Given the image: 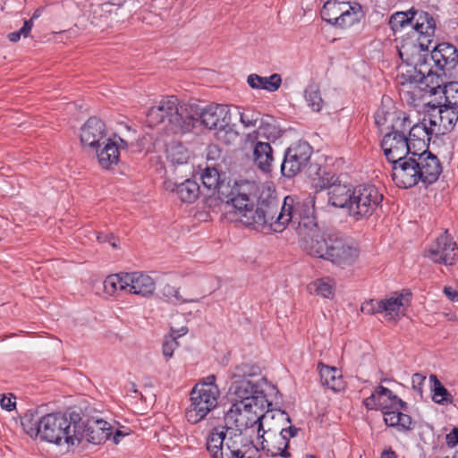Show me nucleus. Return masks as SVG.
<instances>
[{
    "label": "nucleus",
    "mask_w": 458,
    "mask_h": 458,
    "mask_svg": "<svg viewBox=\"0 0 458 458\" xmlns=\"http://www.w3.org/2000/svg\"><path fill=\"white\" fill-rule=\"evenodd\" d=\"M254 191L253 182L242 181L238 190L231 193L237 197L233 199L231 213L247 226L258 231L271 229L274 232H282L287 225L292 224L300 235V228L307 231L309 225H314L312 199H310V205L307 206L302 214L299 206L294 205L293 199L287 196L279 211V200L275 191L267 188L261 191L254 210Z\"/></svg>",
    "instance_id": "obj_1"
},
{
    "label": "nucleus",
    "mask_w": 458,
    "mask_h": 458,
    "mask_svg": "<svg viewBox=\"0 0 458 458\" xmlns=\"http://www.w3.org/2000/svg\"><path fill=\"white\" fill-rule=\"evenodd\" d=\"M24 432L34 439H40L60 446L79 445L85 434V422L76 411L39 415L29 411L21 418Z\"/></svg>",
    "instance_id": "obj_2"
},
{
    "label": "nucleus",
    "mask_w": 458,
    "mask_h": 458,
    "mask_svg": "<svg viewBox=\"0 0 458 458\" xmlns=\"http://www.w3.org/2000/svg\"><path fill=\"white\" fill-rule=\"evenodd\" d=\"M309 225L307 231L300 228L301 245L310 255L331 262L340 269H350L358 261L360 249L348 239L335 233H321Z\"/></svg>",
    "instance_id": "obj_3"
},
{
    "label": "nucleus",
    "mask_w": 458,
    "mask_h": 458,
    "mask_svg": "<svg viewBox=\"0 0 458 458\" xmlns=\"http://www.w3.org/2000/svg\"><path fill=\"white\" fill-rule=\"evenodd\" d=\"M268 403H264L261 397H256V403H250L248 401H236L225 414L227 423L235 426L237 432L242 433L249 428L258 425V436L263 438L262 449H267L272 455H276L277 452L271 451L266 444L267 441L264 438V434H272L273 430L268 425V420L275 418V414L264 412Z\"/></svg>",
    "instance_id": "obj_4"
},
{
    "label": "nucleus",
    "mask_w": 458,
    "mask_h": 458,
    "mask_svg": "<svg viewBox=\"0 0 458 458\" xmlns=\"http://www.w3.org/2000/svg\"><path fill=\"white\" fill-rule=\"evenodd\" d=\"M147 119L149 126H157L166 120V128L173 133H185L193 128L195 118L191 106L180 105L176 97L170 96L152 106Z\"/></svg>",
    "instance_id": "obj_5"
},
{
    "label": "nucleus",
    "mask_w": 458,
    "mask_h": 458,
    "mask_svg": "<svg viewBox=\"0 0 458 458\" xmlns=\"http://www.w3.org/2000/svg\"><path fill=\"white\" fill-rule=\"evenodd\" d=\"M232 383L229 394L236 401L256 403V397H261L268 403L266 390L269 386L267 381L261 377L259 368L249 363H242L234 367L231 376Z\"/></svg>",
    "instance_id": "obj_6"
},
{
    "label": "nucleus",
    "mask_w": 458,
    "mask_h": 458,
    "mask_svg": "<svg viewBox=\"0 0 458 458\" xmlns=\"http://www.w3.org/2000/svg\"><path fill=\"white\" fill-rule=\"evenodd\" d=\"M447 80H450L443 71L432 70L431 64L428 60H424L420 67L406 65L402 68V72L396 76L397 83L409 89L419 88L421 91L430 96L442 94Z\"/></svg>",
    "instance_id": "obj_7"
},
{
    "label": "nucleus",
    "mask_w": 458,
    "mask_h": 458,
    "mask_svg": "<svg viewBox=\"0 0 458 458\" xmlns=\"http://www.w3.org/2000/svg\"><path fill=\"white\" fill-rule=\"evenodd\" d=\"M249 449L248 439L228 426L215 427L207 437V450L212 458L238 457L239 454Z\"/></svg>",
    "instance_id": "obj_8"
},
{
    "label": "nucleus",
    "mask_w": 458,
    "mask_h": 458,
    "mask_svg": "<svg viewBox=\"0 0 458 458\" xmlns=\"http://www.w3.org/2000/svg\"><path fill=\"white\" fill-rule=\"evenodd\" d=\"M215 381L216 377L210 375L191 390V404L185 412L189 422L192 424L199 422L217 406L220 392Z\"/></svg>",
    "instance_id": "obj_9"
},
{
    "label": "nucleus",
    "mask_w": 458,
    "mask_h": 458,
    "mask_svg": "<svg viewBox=\"0 0 458 458\" xmlns=\"http://www.w3.org/2000/svg\"><path fill=\"white\" fill-rule=\"evenodd\" d=\"M409 128L410 123L405 124V119H398L392 124V131L386 132L381 140L384 154L392 164L416 152L411 150V141L405 134Z\"/></svg>",
    "instance_id": "obj_10"
},
{
    "label": "nucleus",
    "mask_w": 458,
    "mask_h": 458,
    "mask_svg": "<svg viewBox=\"0 0 458 458\" xmlns=\"http://www.w3.org/2000/svg\"><path fill=\"white\" fill-rule=\"evenodd\" d=\"M382 200L383 195L376 186L359 185L353 188L348 214L355 220L368 218L379 207Z\"/></svg>",
    "instance_id": "obj_11"
},
{
    "label": "nucleus",
    "mask_w": 458,
    "mask_h": 458,
    "mask_svg": "<svg viewBox=\"0 0 458 458\" xmlns=\"http://www.w3.org/2000/svg\"><path fill=\"white\" fill-rule=\"evenodd\" d=\"M320 14L325 21L344 28L359 21L362 16V11L357 3L352 4L346 0H327Z\"/></svg>",
    "instance_id": "obj_12"
},
{
    "label": "nucleus",
    "mask_w": 458,
    "mask_h": 458,
    "mask_svg": "<svg viewBox=\"0 0 458 458\" xmlns=\"http://www.w3.org/2000/svg\"><path fill=\"white\" fill-rule=\"evenodd\" d=\"M203 186L210 191L211 196H216L221 201L225 202V209L227 213L232 212L233 199L237 198L234 194L240 187L241 182H225L220 179L218 171L214 167H207L201 174Z\"/></svg>",
    "instance_id": "obj_13"
},
{
    "label": "nucleus",
    "mask_w": 458,
    "mask_h": 458,
    "mask_svg": "<svg viewBox=\"0 0 458 458\" xmlns=\"http://www.w3.org/2000/svg\"><path fill=\"white\" fill-rule=\"evenodd\" d=\"M312 155V148L306 141H298L291 145L284 153L281 172L286 177L301 173L308 165Z\"/></svg>",
    "instance_id": "obj_14"
},
{
    "label": "nucleus",
    "mask_w": 458,
    "mask_h": 458,
    "mask_svg": "<svg viewBox=\"0 0 458 458\" xmlns=\"http://www.w3.org/2000/svg\"><path fill=\"white\" fill-rule=\"evenodd\" d=\"M425 256L437 264L454 266L458 259V247L447 231L428 246Z\"/></svg>",
    "instance_id": "obj_15"
},
{
    "label": "nucleus",
    "mask_w": 458,
    "mask_h": 458,
    "mask_svg": "<svg viewBox=\"0 0 458 458\" xmlns=\"http://www.w3.org/2000/svg\"><path fill=\"white\" fill-rule=\"evenodd\" d=\"M431 125V133L434 135H444L451 131L458 121V107L443 104L432 107L424 116Z\"/></svg>",
    "instance_id": "obj_16"
},
{
    "label": "nucleus",
    "mask_w": 458,
    "mask_h": 458,
    "mask_svg": "<svg viewBox=\"0 0 458 458\" xmlns=\"http://www.w3.org/2000/svg\"><path fill=\"white\" fill-rule=\"evenodd\" d=\"M194 123L200 119L201 123L209 130L225 131L231 122L230 108L226 105L211 104L199 113L192 106Z\"/></svg>",
    "instance_id": "obj_17"
},
{
    "label": "nucleus",
    "mask_w": 458,
    "mask_h": 458,
    "mask_svg": "<svg viewBox=\"0 0 458 458\" xmlns=\"http://www.w3.org/2000/svg\"><path fill=\"white\" fill-rule=\"evenodd\" d=\"M416 152L393 163L392 178L394 183L403 189L412 187L420 182Z\"/></svg>",
    "instance_id": "obj_18"
},
{
    "label": "nucleus",
    "mask_w": 458,
    "mask_h": 458,
    "mask_svg": "<svg viewBox=\"0 0 458 458\" xmlns=\"http://www.w3.org/2000/svg\"><path fill=\"white\" fill-rule=\"evenodd\" d=\"M410 302L411 293L395 292L382 300L376 301L373 304V311L384 314L386 320L392 321L404 315Z\"/></svg>",
    "instance_id": "obj_19"
},
{
    "label": "nucleus",
    "mask_w": 458,
    "mask_h": 458,
    "mask_svg": "<svg viewBox=\"0 0 458 458\" xmlns=\"http://www.w3.org/2000/svg\"><path fill=\"white\" fill-rule=\"evenodd\" d=\"M411 27L414 30L413 37H416V41L420 43V48H430L436 32L434 17L427 12L416 10Z\"/></svg>",
    "instance_id": "obj_20"
},
{
    "label": "nucleus",
    "mask_w": 458,
    "mask_h": 458,
    "mask_svg": "<svg viewBox=\"0 0 458 458\" xmlns=\"http://www.w3.org/2000/svg\"><path fill=\"white\" fill-rule=\"evenodd\" d=\"M430 60L436 69L443 71L449 79L455 78L454 68L458 64V53L456 48L449 43H440L433 47Z\"/></svg>",
    "instance_id": "obj_21"
},
{
    "label": "nucleus",
    "mask_w": 458,
    "mask_h": 458,
    "mask_svg": "<svg viewBox=\"0 0 458 458\" xmlns=\"http://www.w3.org/2000/svg\"><path fill=\"white\" fill-rule=\"evenodd\" d=\"M129 145V142L122 138H107L105 143H101L100 148H96L92 150L96 152L100 166L104 169H109L118 164L120 157L119 150L127 148Z\"/></svg>",
    "instance_id": "obj_22"
},
{
    "label": "nucleus",
    "mask_w": 458,
    "mask_h": 458,
    "mask_svg": "<svg viewBox=\"0 0 458 458\" xmlns=\"http://www.w3.org/2000/svg\"><path fill=\"white\" fill-rule=\"evenodd\" d=\"M415 159L418 163L420 182L426 185L435 182L442 172L438 158L431 152L424 149L421 153L416 152Z\"/></svg>",
    "instance_id": "obj_23"
},
{
    "label": "nucleus",
    "mask_w": 458,
    "mask_h": 458,
    "mask_svg": "<svg viewBox=\"0 0 458 458\" xmlns=\"http://www.w3.org/2000/svg\"><path fill=\"white\" fill-rule=\"evenodd\" d=\"M80 138L84 147L90 149L100 148L101 143H105L107 139L104 123L96 117H90L81 128Z\"/></svg>",
    "instance_id": "obj_24"
},
{
    "label": "nucleus",
    "mask_w": 458,
    "mask_h": 458,
    "mask_svg": "<svg viewBox=\"0 0 458 458\" xmlns=\"http://www.w3.org/2000/svg\"><path fill=\"white\" fill-rule=\"evenodd\" d=\"M369 410L380 409L386 411L400 406L401 409H406V403L398 398L386 387L379 386L370 396L363 402Z\"/></svg>",
    "instance_id": "obj_25"
},
{
    "label": "nucleus",
    "mask_w": 458,
    "mask_h": 458,
    "mask_svg": "<svg viewBox=\"0 0 458 458\" xmlns=\"http://www.w3.org/2000/svg\"><path fill=\"white\" fill-rule=\"evenodd\" d=\"M126 293L143 297L152 295L156 289L154 279L142 272L125 273Z\"/></svg>",
    "instance_id": "obj_26"
},
{
    "label": "nucleus",
    "mask_w": 458,
    "mask_h": 458,
    "mask_svg": "<svg viewBox=\"0 0 458 458\" xmlns=\"http://www.w3.org/2000/svg\"><path fill=\"white\" fill-rule=\"evenodd\" d=\"M428 49H421L420 43L418 41L414 42L412 40H404L400 47H398V53L400 58L405 63L404 65H402L399 69L402 72V68L406 65L417 66L420 67V64L427 60L425 55L421 54V52H428Z\"/></svg>",
    "instance_id": "obj_27"
},
{
    "label": "nucleus",
    "mask_w": 458,
    "mask_h": 458,
    "mask_svg": "<svg viewBox=\"0 0 458 458\" xmlns=\"http://www.w3.org/2000/svg\"><path fill=\"white\" fill-rule=\"evenodd\" d=\"M164 186L166 191L175 192L178 198L185 203L194 202L199 194V184L191 179L180 183L168 180L165 182Z\"/></svg>",
    "instance_id": "obj_28"
},
{
    "label": "nucleus",
    "mask_w": 458,
    "mask_h": 458,
    "mask_svg": "<svg viewBox=\"0 0 458 458\" xmlns=\"http://www.w3.org/2000/svg\"><path fill=\"white\" fill-rule=\"evenodd\" d=\"M112 435V427L103 420H91L88 425L85 424V434L83 438L89 443L99 445Z\"/></svg>",
    "instance_id": "obj_29"
},
{
    "label": "nucleus",
    "mask_w": 458,
    "mask_h": 458,
    "mask_svg": "<svg viewBox=\"0 0 458 458\" xmlns=\"http://www.w3.org/2000/svg\"><path fill=\"white\" fill-rule=\"evenodd\" d=\"M352 191L353 188L349 184L341 183L340 182L335 183L327 191L328 202L334 207L345 208L348 211Z\"/></svg>",
    "instance_id": "obj_30"
},
{
    "label": "nucleus",
    "mask_w": 458,
    "mask_h": 458,
    "mask_svg": "<svg viewBox=\"0 0 458 458\" xmlns=\"http://www.w3.org/2000/svg\"><path fill=\"white\" fill-rule=\"evenodd\" d=\"M411 122L410 121L409 137L407 139L411 141V150L418 147L420 149L426 148V141H428L429 136L434 135L431 133V125L428 124V121L423 119L420 123H416L411 126Z\"/></svg>",
    "instance_id": "obj_31"
},
{
    "label": "nucleus",
    "mask_w": 458,
    "mask_h": 458,
    "mask_svg": "<svg viewBox=\"0 0 458 458\" xmlns=\"http://www.w3.org/2000/svg\"><path fill=\"white\" fill-rule=\"evenodd\" d=\"M319 366L320 379L324 386L335 392L341 391L344 388V382L341 371L338 369L324 364H320Z\"/></svg>",
    "instance_id": "obj_32"
},
{
    "label": "nucleus",
    "mask_w": 458,
    "mask_h": 458,
    "mask_svg": "<svg viewBox=\"0 0 458 458\" xmlns=\"http://www.w3.org/2000/svg\"><path fill=\"white\" fill-rule=\"evenodd\" d=\"M400 406L383 411L384 420L389 427H394L398 430H409L411 428V418L401 411Z\"/></svg>",
    "instance_id": "obj_33"
},
{
    "label": "nucleus",
    "mask_w": 458,
    "mask_h": 458,
    "mask_svg": "<svg viewBox=\"0 0 458 458\" xmlns=\"http://www.w3.org/2000/svg\"><path fill=\"white\" fill-rule=\"evenodd\" d=\"M247 82L252 89H265L269 92L276 91L282 83L281 76L274 73L269 77H261L258 74L248 76Z\"/></svg>",
    "instance_id": "obj_34"
},
{
    "label": "nucleus",
    "mask_w": 458,
    "mask_h": 458,
    "mask_svg": "<svg viewBox=\"0 0 458 458\" xmlns=\"http://www.w3.org/2000/svg\"><path fill=\"white\" fill-rule=\"evenodd\" d=\"M253 160L263 171H269L273 161L272 148L269 143L258 141L253 149Z\"/></svg>",
    "instance_id": "obj_35"
},
{
    "label": "nucleus",
    "mask_w": 458,
    "mask_h": 458,
    "mask_svg": "<svg viewBox=\"0 0 458 458\" xmlns=\"http://www.w3.org/2000/svg\"><path fill=\"white\" fill-rule=\"evenodd\" d=\"M336 283L335 279L326 276L318 278L308 285V290L326 299H333L335 293Z\"/></svg>",
    "instance_id": "obj_36"
},
{
    "label": "nucleus",
    "mask_w": 458,
    "mask_h": 458,
    "mask_svg": "<svg viewBox=\"0 0 458 458\" xmlns=\"http://www.w3.org/2000/svg\"><path fill=\"white\" fill-rule=\"evenodd\" d=\"M398 119H405V124L410 123V119L404 114H397L396 112H390L385 107L377 109L375 114V123L378 127H386L392 131V124L395 123Z\"/></svg>",
    "instance_id": "obj_37"
},
{
    "label": "nucleus",
    "mask_w": 458,
    "mask_h": 458,
    "mask_svg": "<svg viewBox=\"0 0 458 458\" xmlns=\"http://www.w3.org/2000/svg\"><path fill=\"white\" fill-rule=\"evenodd\" d=\"M104 291L109 296L118 294L119 292H126V278L125 273L114 274L108 276L104 283Z\"/></svg>",
    "instance_id": "obj_38"
},
{
    "label": "nucleus",
    "mask_w": 458,
    "mask_h": 458,
    "mask_svg": "<svg viewBox=\"0 0 458 458\" xmlns=\"http://www.w3.org/2000/svg\"><path fill=\"white\" fill-rule=\"evenodd\" d=\"M416 10L411 9L407 12H396L391 15L389 19V25L393 31L396 32L403 28L411 25Z\"/></svg>",
    "instance_id": "obj_39"
},
{
    "label": "nucleus",
    "mask_w": 458,
    "mask_h": 458,
    "mask_svg": "<svg viewBox=\"0 0 458 458\" xmlns=\"http://www.w3.org/2000/svg\"><path fill=\"white\" fill-rule=\"evenodd\" d=\"M167 158L172 164L183 165L189 160L188 150L179 143L170 145L166 149Z\"/></svg>",
    "instance_id": "obj_40"
},
{
    "label": "nucleus",
    "mask_w": 458,
    "mask_h": 458,
    "mask_svg": "<svg viewBox=\"0 0 458 458\" xmlns=\"http://www.w3.org/2000/svg\"><path fill=\"white\" fill-rule=\"evenodd\" d=\"M305 99L313 111L319 112L323 106L319 89L317 85L311 84L305 89Z\"/></svg>",
    "instance_id": "obj_41"
},
{
    "label": "nucleus",
    "mask_w": 458,
    "mask_h": 458,
    "mask_svg": "<svg viewBox=\"0 0 458 458\" xmlns=\"http://www.w3.org/2000/svg\"><path fill=\"white\" fill-rule=\"evenodd\" d=\"M281 130L273 123L262 122L257 131L258 138L274 141L281 137Z\"/></svg>",
    "instance_id": "obj_42"
},
{
    "label": "nucleus",
    "mask_w": 458,
    "mask_h": 458,
    "mask_svg": "<svg viewBox=\"0 0 458 458\" xmlns=\"http://www.w3.org/2000/svg\"><path fill=\"white\" fill-rule=\"evenodd\" d=\"M172 338L166 339L162 347V352L164 356L166 358H171L173 356L174 351L177 347L178 344L176 342V338L182 335H184L188 330L186 327H182L179 330L175 331L173 327L171 328Z\"/></svg>",
    "instance_id": "obj_43"
},
{
    "label": "nucleus",
    "mask_w": 458,
    "mask_h": 458,
    "mask_svg": "<svg viewBox=\"0 0 458 458\" xmlns=\"http://www.w3.org/2000/svg\"><path fill=\"white\" fill-rule=\"evenodd\" d=\"M445 104L458 107V82L447 80L442 89Z\"/></svg>",
    "instance_id": "obj_44"
},
{
    "label": "nucleus",
    "mask_w": 458,
    "mask_h": 458,
    "mask_svg": "<svg viewBox=\"0 0 458 458\" xmlns=\"http://www.w3.org/2000/svg\"><path fill=\"white\" fill-rule=\"evenodd\" d=\"M238 114L240 122L247 129L256 127L260 120V113L250 108L242 109V111L239 109Z\"/></svg>",
    "instance_id": "obj_45"
},
{
    "label": "nucleus",
    "mask_w": 458,
    "mask_h": 458,
    "mask_svg": "<svg viewBox=\"0 0 458 458\" xmlns=\"http://www.w3.org/2000/svg\"><path fill=\"white\" fill-rule=\"evenodd\" d=\"M430 380L434 382L433 400L437 403L447 402L450 394L447 392L445 386L437 380L436 376H430Z\"/></svg>",
    "instance_id": "obj_46"
},
{
    "label": "nucleus",
    "mask_w": 458,
    "mask_h": 458,
    "mask_svg": "<svg viewBox=\"0 0 458 458\" xmlns=\"http://www.w3.org/2000/svg\"><path fill=\"white\" fill-rule=\"evenodd\" d=\"M119 10V6L112 4V3H104L101 5L98 6L97 9L94 10V18H106L107 19L109 16L113 14L117 15V11Z\"/></svg>",
    "instance_id": "obj_47"
},
{
    "label": "nucleus",
    "mask_w": 458,
    "mask_h": 458,
    "mask_svg": "<svg viewBox=\"0 0 458 458\" xmlns=\"http://www.w3.org/2000/svg\"><path fill=\"white\" fill-rule=\"evenodd\" d=\"M338 178L334 174H324L319 176L317 182H315L314 186L317 191H322L324 189H327L329 191V188L335 184L338 183Z\"/></svg>",
    "instance_id": "obj_48"
},
{
    "label": "nucleus",
    "mask_w": 458,
    "mask_h": 458,
    "mask_svg": "<svg viewBox=\"0 0 458 458\" xmlns=\"http://www.w3.org/2000/svg\"><path fill=\"white\" fill-rule=\"evenodd\" d=\"M32 29V19L24 21L23 26L19 31L12 32L8 35V38L12 42H16L20 39L21 36L27 38Z\"/></svg>",
    "instance_id": "obj_49"
},
{
    "label": "nucleus",
    "mask_w": 458,
    "mask_h": 458,
    "mask_svg": "<svg viewBox=\"0 0 458 458\" xmlns=\"http://www.w3.org/2000/svg\"><path fill=\"white\" fill-rule=\"evenodd\" d=\"M17 397L12 394H2V410L9 412L15 411L17 406Z\"/></svg>",
    "instance_id": "obj_50"
},
{
    "label": "nucleus",
    "mask_w": 458,
    "mask_h": 458,
    "mask_svg": "<svg viewBox=\"0 0 458 458\" xmlns=\"http://www.w3.org/2000/svg\"><path fill=\"white\" fill-rule=\"evenodd\" d=\"M163 293L167 298H174L176 301H186L185 300H182L179 293V290L172 285H165L163 289Z\"/></svg>",
    "instance_id": "obj_51"
},
{
    "label": "nucleus",
    "mask_w": 458,
    "mask_h": 458,
    "mask_svg": "<svg viewBox=\"0 0 458 458\" xmlns=\"http://www.w3.org/2000/svg\"><path fill=\"white\" fill-rule=\"evenodd\" d=\"M446 444L453 447L458 444V428H454L445 437Z\"/></svg>",
    "instance_id": "obj_52"
},
{
    "label": "nucleus",
    "mask_w": 458,
    "mask_h": 458,
    "mask_svg": "<svg viewBox=\"0 0 458 458\" xmlns=\"http://www.w3.org/2000/svg\"><path fill=\"white\" fill-rule=\"evenodd\" d=\"M444 293L451 301H458V291L456 289L451 286H445L444 288Z\"/></svg>",
    "instance_id": "obj_53"
},
{
    "label": "nucleus",
    "mask_w": 458,
    "mask_h": 458,
    "mask_svg": "<svg viewBox=\"0 0 458 458\" xmlns=\"http://www.w3.org/2000/svg\"><path fill=\"white\" fill-rule=\"evenodd\" d=\"M97 240L98 242H109L112 240H114V233H98L97 235Z\"/></svg>",
    "instance_id": "obj_54"
},
{
    "label": "nucleus",
    "mask_w": 458,
    "mask_h": 458,
    "mask_svg": "<svg viewBox=\"0 0 458 458\" xmlns=\"http://www.w3.org/2000/svg\"><path fill=\"white\" fill-rule=\"evenodd\" d=\"M296 431L297 429L293 427H289L288 429L282 428L280 430V437L285 439L286 436L284 435V433H289L291 437H294L296 435Z\"/></svg>",
    "instance_id": "obj_55"
},
{
    "label": "nucleus",
    "mask_w": 458,
    "mask_h": 458,
    "mask_svg": "<svg viewBox=\"0 0 458 458\" xmlns=\"http://www.w3.org/2000/svg\"><path fill=\"white\" fill-rule=\"evenodd\" d=\"M127 432H123L120 429H116L114 436H113V442L114 444H118L120 442L121 437L127 436Z\"/></svg>",
    "instance_id": "obj_56"
},
{
    "label": "nucleus",
    "mask_w": 458,
    "mask_h": 458,
    "mask_svg": "<svg viewBox=\"0 0 458 458\" xmlns=\"http://www.w3.org/2000/svg\"><path fill=\"white\" fill-rule=\"evenodd\" d=\"M380 458H396V454L392 450L384 451Z\"/></svg>",
    "instance_id": "obj_57"
},
{
    "label": "nucleus",
    "mask_w": 458,
    "mask_h": 458,
    "mask_svg": "<svg viewBox=\"0 0 458 458\" xmlns=\"http://www.w3.org/2000/svg\"><path fill=\"white\" fill-rule=\"evenodd\" d=\"M7 426L10 428H17L19 426V420L17 417L12 416L10 419V423L7 424Z\"/></svg>",
    "instance_id": "obj_58"
},
{
    "label": "nucleus",
    "mask_w": 458,
    "mask_h": 458,
    "mask_svg": "<svg viewBox=\"0 0 458 458\" xmlns=\"http://www.w3.org/2000/svg\"><path fill=\"white\" fill-rule=\"evenodd\" d=\"M425 379L424 377H422L421 375L420 374H414L413 377H412V383L413 384H416V383H420L421 381H423Z\"/></svg>",
    "instance_id": "obj_59"
},
{
    "label": "nucleus",
    "mask_w": 458,
    "mask_h": 458,
    "mask_svg": "<svg viewBox=\"0 0 458 458\" xmlns=\"http://www.w3.org/2000/svg\"><path fill=\"white\" fill-rule=\"evenodd\" d=\"M276 415L277 417H280L281 419H284V420H286L287 421H290L289 417H288V416L286 415V413H285L284 411H277L276 412Z\"/></svg>",
    "instance_id": "obj_60"
},
{
    "label": "nucleus",
    "mask_w": 458,
    "mask_h": 458,
    "mask_svg": "<svg viewBox=\"0 0 458 458\" xmlns=\"http://www.w3.org/2000/svg\"><path fill=\"white\" fill-rule=\"evenodd\" d=\"M40 15H41V11L39 9H38L34 12V13L30 19H32V21H33L34 19L38 18Z\"/></svg>",
    "instance_id": "obj_61"
},
{
    "label": "nucleus",
    "mask_w": 458,
    "mask_h": 458,
    "mask_svg": "<svg viewBox=\"0 0 458 458\" xmlns=\"http://www.w3.org/2000/svg\"><path fill=\"white\" fill-rule=\"evenodd\" d=\"M109 243L111 244V246L113 248H118V244H117V239L116 237L114 236V240H112L111 242H109Z\"/></svg>",
    "instance_id": "obj_62"
},
{
    "label": "nucleus",
    "mask_w": 458,
    "mask_h": 458,
    "mask_svg": "<svg viewBox=\"0 0 458 458\" xmlns=\"http://www.w3.org/2000/svg\"><path fill=\"white\" fill-rule=\"evenodd\" d=\"M280 454H282V456H284V457H288V456H289V454H288V453H285L284 451H282Z\"/></svg>",
    "instance_id": "obj_63"
},
{
    "label": "nucleus",
    "mask_w": 458,
    "mask_h": 458,
    "mask_svg": "<svg viewBox=\"0 0 458 458\" xmlns=\"http://www.w3.org/2000/svg\"><path fill=\"white\" fill-rule=\"evenodd\" d=\"M306 458H315L312 454H306Z\"/></svg>",
    "instance_id": "obj_64"
}]
</instances>
